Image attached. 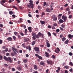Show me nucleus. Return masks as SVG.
<instances>
[{"label":"nucleus","instance_id":"nucleus-1","mask_svg":"<svg viewBox=\"0 0 73 73\" xmlns=\"http://www.w3.org/2000/svg\"><path fill=\"white\" fill-rule=\"evenodd\" d=\"M3 59L4 60H5V61H9L11 63L12 62V61L11 60V59L10 57L7 58V57L5 56H4L3 57Z\"/></svg>","mask_w":73,"mask_h":73},{"label":"nucleus","instance_id":"nucleus-28","mask_svg":"<svg viewBox=\"0 0 73 73\" xmlns=\"http://www.w3.org/2000/svg\"><path fill=\"white\" fill-rule=\"evenodd\" d=\"M48 36H49L50 37L51 36V34L49 32H48Z\"/></svg>","mask_w":73,"mask_h":73},{"label":"nucleus","instance_id":"nucleus-23","mask_svg":"<svg viewBox=\"0 0 73 73\" xmlns=\"http://www.w3.org/2000/svg\"><path fill=\"white\" fill-rule=\"evenodd\" d=\"M35 44H36V41H33L32 42V45H35Z\"/></svg>","mask_w":73,"mask_h":73},{"label":"nucleus","instance_id":"nucleus-47","mask_svg":"<svg viewBox=\"0 0 73 73\" xmlns=\"http://www.w3.org/2000/svg\"><path fill=\"white\" fill-rule=\"evenodd\" d=\"M3 59V56L1 55L0 56V60H1Z\"/></svg>","mask_w":73,"mask_h":73},{"label":"nucleus","instance_id":"nucleus-55","mask_svg":"<svg viewBox=\"0 0 73 73\" xmlns=\"http://www.w3.org/2000/svg\"><path fill=\"white\" fill-rule=\"evenodd\" d=\"M48 72H49V70L48 69H47V70H46V73H48Z\"/></svg>","mask_w":73,"mask_h":73},{"label":"nucleus","instance_id":"nucleus-35","mask_svg":"<svg viewBox=\"0 0 73 73\" xmlns=\"http://www.w3.org/2000/svg\"><path fill=\"white\" fill-rule=\"evenodd\" d=\"M30 46H26L25 48H26L27 49H28Z\"/></svg>","mask_w":73,"mask_h":73},{"label":"nucleus","instance_id":"nucleus-39","mask_svg":"<svg viewBox=\"0 0 73 73\" xmlns=\"http://www.w3.org/2000/svg\"><path fill=\"white\" fill-rule=\"evenodd\" d=\"M72 15H71L69 16V19H72Z\"/></svg>","mask_w":73,"mask_h":73},{"label":"nucleus","instance_id":"nucleus-3","mask_svg":"<svg viewBox=\"0 0 73 73\" xmlns=\"http://www.w3.org/2000/svg\"><path fill=\"white\" fill-rule=\"evenodd\" d=\"M7 1V0H1L0 2V3L3 6H4V3H5V2H6V1Z\"/></svg>","mask_w":73,"mask_h":73},{"label":"nucleus","instance_id":"nucleus-5","mask_svg":"<svg viewBox=\"0 0 73 73\" xmlns=\"http://www.w3.org/2000/svg\"><path fill=\"white\" fill-rule=\"evenodd\" d=\"M11 49L13 51H16V52H17V53H18V52H19L18 50H17V49L16 48H15V47H12Z\"/></svg>","mask_w":73,"mask_h":73},{"label":"nucleus","instance_id":"nucleus-4","mask_svg":"<svg viewBox=\"0 0 73 73\" xmlns=\"http://www.w3.org/2000/svg\"><path fill=\"white\" fill-rule=\"evenodd\" d=\"M29 5H27L28 7V8H31L32 9L33 8V4L32 3H29Z\"/></svg>","mask_w":73,"mask_h":73},{"label":"nucleus","instance_id":"nucleus-19","mask_svg":"<svg viewBox=\"0 0 73 73\" xmlns=\"http://www.w3.org/2000/svg\"><path fill=\"white\" fill-rule=\"evenodd\" d=\"M64 68L65 69H69V66H64Z\"/></svg>","mask_w":73,"mask_h":73},{"label":"nucleus","instance_id":"nucleus-46","mask_svg":"<svg viewBox=\"0 0 73 73\" xmlns=\"http://www.w3.org/2000/svg\"><path fill=\"white\" fill-rule=\"evenodd\" d=\"M38 58H39V59H40V60H42V58L41 56H38Z\"/></svg>","mask_w":73,"mask_h":73},{"label":"nucleus","instance_id":"nucleus-32","mask_svg":"<svg viewBox=\"0 0 73 73\" xmlns=\"http://www.w3.org/2000/svg\"><path fill=\"white\" fill-rule=\"evenodd\" d=\"M13 8H15V9H16L17 10H18V9L14 6H13Z\"/></svg>","mask_w":73,"mask_h":73},{"label":"nucleus","instance_id":"nucleus-14","mask_svg":"<svg viewBox=\"0 0 73 73\" xmlns=\"http://www.w3.org/2000/svg\"><path fill=\"white\" fill-rule=\"evenodd\" d=\"M45 54L46 57H49V54H48V53L47 52H45Z\"/></svg>","mask_w":73,"mask_h":73},{"label":"nucleus","instance_id":"nucleus-21","mask_svg":"<svg viewBox=\"0 0 73 73\" xmlns=\"http://www.w3.org/2000/svg\"><path fill=\"white\" fill-rule=\"evenodd\" d=\"M23 61L24 63H26L28 62V59H25V60H23Z\"/></svg>","mask_w":73,"mask_h":73},{"label":"nucleus","instance_id":"nucleus-36","mask_svg":"<svg viewBox=\"0 0 73 73\" xmlns=\"http://www.w3.org/2000/svg\"><path fill=\"white\" fill-rule=\"evenodd\" d=\"M39 37H40V36H39L38 35H36V38H39Z\"/></svg>","mask_w":73,"mask_h":73},{"label":"nucleus","instance_id":"nucleus-9","mask_svg":"<svg viewBox=\"0 0 73 73\" xmlns=\"http://www.w3.org/2000/svg\"><path fill=\"white\" fill-rule=\"evenodd\" d=\"M60 51V49H59V48L58 47H57L56 48V49L55 50V52H56V53H58Z\"/></svg>","mask_w":73,"mask_h":73},{"label":"nucleus","instance_id":"nucleus-56","mask_svg":"<svg viewBox=\"0 0 73 73\" xmlns=\"http://www.w3.org/2000/svg\"><path fill=\"white\" fill-rule=\"evenodd\" d=\"M12 16L13 18H15V17H16V15H13Z\"/></svg>","mask_w":73,"mask_h":73},{"label":"nucleus","instance_id":"nucleus-27","mask_svg":"<svg viewBox=\"0 0 73 73\" xmlns=\"http://www.w3.org/2000/svg\"><path fill=\"white\" fill-rule=\"evenodd\" d=\"M42 34L40 32H39L38 33V35L40 36H41V35H42Z\"/></svg>","mask_w":73,"mask_h":73},{"label":"nucleus","instance_id":"nucleus-10","mask_svg":"<svg viewBox=\"0 0 73 73\" xmlns=\"http://www.w3.org/2000/svg\"><path fill=\"white\" fill-rule=\"evenodd\" d=\"M34 49V50L36 52H39V48L35 47Z\"/></svg>","mask_w":73,"mask_h":73},{"label":"nucleus","instance_id":"nucleus-59","mask_svg":"<svg viewBox=\"0 0 73 73\" xmlns=\"http://www.w3.org/2000/svg\"><path fill=\"white\" fill-rule=\"evenodd\" d=\"M46 2H44L43 4V6H45V5H46Z\"/></svg>","mask_w":73,"mask_h":73},{"label":"nucleus","instance_id":"nucleus-11","mask_svg":"<svg viewBox=\"0 0 73 73\" xmlns=\"http://www.w3.org/2000/svg\"><path fill=\"white\" fill-rule=\"evenodd\" d=\"M17 69L18 70H21V69H22V66H19L17 67Z\"/></svg>","mask_w":73,"mask_h":73},{"label":"nucleus","instance_id":"nucleus-43","mask_svg":"<svg viewBox=\"0 0 73 73\" xmlns=\"http://www.w3.org/2000/svg\"><path fill=\"white\" fill-rule=\"evenodd\" d=\"M48 28H49L50 29L52 28V26L50 25H48Z\"/></svg>","mask_w":73,"mask_h":73},{"label":"nucleus","instance_id":"nucleus-62","mask_svg":"<svg viewBox=\"0 0 73 73\" xmlns=\"http://www.w3.org/2000/svg\"><path fill=\"white\" fill-rule=\"evenodd\" d=\"M61 27L62 28H64L65 27V25H61Z\"/></svg>","mask_w":73,"mask_h":73},{"label":"nucleus","instance_id":"nucleus-50","mask_svg":"<svg viewBox=\"0 0 73 73\" xmlns=\"http://www.w3.org/2000/svg\"><path fill=\"white\" fill-rule=\"evenodd\" d=\"M20 35H21V36H24V34L23 33H20Z\"/></svg>","mask_w":73,"mask_h":73},{"label":"nucleus","instance_id":"nucleus-2","mask_svg":"<svg viewBox=\"0 0 73 73\" xmlns=\"http://www.w3.org/2000/svg\"><path fill=\"white\" fill-rule=\"evenodd\" d=\"M32 36H33V37L32 38L33 39H34V40H36V34L35 33H32Z\"/></svg>","mask_w":73,"mask_h":73},{"label":"nucleus","instance_id":"nucleus-6","mask_svg":"<svg viewBox=\"0 0 73 73\" xmlns=\"http://www.w3.org/2000/svg\"><path fill=\"white\" fill-rule=\"evenodd\" d=\"M46 62L48 64H50V65H53V62L52 61L47 60Z\"/></svg>","mask_w":73,"mask_h":73},{"label":"nucleus","instance_id":"nucleus-61","mask_svg":"<svg viewBox=\"0 0 73 73\" xmlns=\"http://www.w3.org/2000/svg\"><path fill=\"white\" fill-rule=\"evenodd\" d=\"M42 15H45V13L44 12H42Z\"/></svg>","mask_w":73,"mask_h":73},{"label":"nucleus","instance_id":"nucleus-34","mask_svg":"<svg viewBox=\"0 0 73 73\" xmlns=\"http://www.w3.org/2000/svg\"><path fill=\"white\" fill-rule=\"evenodd\" d=\"M2 43H3V40L0 39V45L2 44Z\"/></svg>","mask_w":73,"mask_h":73},{"label":"nucleus","instance_id":"nucleus-29","mask_svg":"<svg viewBox=\"0 0 73 73\" xmlns=\"http://www.w3.org/2000/svg\"><path fill=\"white\" fill-rule=\"evenodd\" d=\"M9 13L10 14V15H12V14H13V12H12V11H10L9 12Z\"/></svg>","mask_w":73,"mask_h":73},{"label":"nucleus","instance_id":"nucleus-7","mask_svg":"<svg viewBox=\"0 0 73 73\" xmlns=\"http://www.w3.org/2000/svg\"><path fill=\"white\" fill-rule=\"evenodd\" d=\"M62 19L63 20H64V21L65 22L66 21V20H67V17L65 16L64 15H63L62 16Z\"/></svg>","mask_w":73,"mask_h":73},{"label":"nucleus","instance_id":"nucleus-63","mask_svg":"<svg viewBox=\"0 0 73 73\" xmlns=\"http://www.w3.org/2000/svg\"><path fill=\"white\" fill-rule=\"evenodd\" d=\"M9 24H13V23L12 21H10L9 22Z\"/></svg>","mask_w":73,"mask_h":73},{"label":"nucleus","instance_id":"nucleus-51","mask_svg":"<svg viewBox=\"0 0 73 73\" xmlns=\"http://www.w3.org/2000/svg\"><path fill=\"white\" fill-rule=\"evenodd\" d=\"M4 65L6 67H7V66H8V64H5Z\"/></svg>","mask_w":73,"mask_h":73},{"label":"nucleus","instance_id":"nucleus-24","mask_svg":"<svg viewBox=\"0 0 73 73\" xmlns=\"http://www.w3.org/2000/svg\"><path fill=\"white\" fill-rule=\"evenodd\" d=\"M59 22L60 23H64V21H63V20L62 19H60L59 20Z\"/></svg>","mask_w":73,"mask_h":73},{"label":"nucleus","instance_id":"nucleus-12","mask_svg":"<svg viewBox=\"0 0 73 73\" xmlns=\"http://www.w3.org/2000/svg\"><path fill=\"white\" fill-rule=\"evenodd\" d=\"M7 40H8V41H11L13 40L12 38L11 37H9L8 38Z\"/></svg>","mask_w":73,"mask_h":73},{"label":"nucleus","instance_id":"nucleus-13","mask_svg":"<svg viewBox=\"0 0 73 73\" xmlns=\"http://www.w3.org/2000/svg\"><path fill=\"white\" fill-rule=\"evenodd\" d=\"M46 12H51V10H50V9L48 8H47L46 9Z\"/></svg>","mask_w":73,"mask_h":73},{"label":"nucleus","instance_id":"nucleus-16","mask_svg":"<svg viewBox=\"0 0 73 73\" xmlns=\"http://www.w3.org/2000/svg\"><path fill=\"white\" fill-rule=\"evenodd\" d=\"M46 46L48 48H49L50 46V44L49 42H46Z\"/></svg>","mask_w":73,"mask_h":73},{"label":"nucleus","instance_id":"nucleus-57","mask_svg":"<svg viewBox=\"0 0 73 73\" xmlns=\"http://www.w3.org/2000/svg\"><path fill=\"white\" fill-rule=\"evenodd\" d=\"M19 53H22L23 51H22V50H19Z\"/></svg>","mask_w":73,"mask_h":73},{"label":"nucleus","instance_id":"nucleus-45","mask_svg":"<svg viewBox=\"0 0 73 73\" xmlns=\"http://www.w3.org/2000/svg\"><path fill=\"white\" fill-rule=\"evenodd\" d=\"M22 46L24 47V48H25L26 47V46H25V44H22Z\"/></svg>","mask_w":73,"mask_h":73},{"label":"nucleus","instance_id":"nucleus-18","mask_svg":"<svg viewBox=\"0 0 73 73\" xmlns=\"http://www.w3.org/2000/svg\"><path fill=\"white\" fill-rule=\"evenodd\" d=\"M45 64V63L41 61L40 63V65H44Z\"/></svg>","mask_w":73,"mask_h":73},{"label":"nucleus","instance_id":"nucleus-49","mask_svg":"<svg viewBox=\"0 0 73 73\" xmlns=\"http://www.w3.org/2000/svg\"><path fill=\"white\" fill-rule=\"evenodd\" d=\"M70 10V9H69V8H67L66 9V11H69V10Z\"/></svg>","mask_w":73,"mask_h":73},{"label":"nucleus","instance_id":"nucleus-15","mask_svg":"<svg viewBox=\"0 0 73 73\" xmlns=\"http://www.w3.org/2000/svg\"><path fill=\"white\" fill-rule=\"evenodd\" d=\"M28 30L29 31V32L30 33L32 32V27H29L28 28Z\"/></svg>","mask_w":73,"mask_h":73},{"label":"nucleus","instance_id":"nucleus-41","mask_svg":"<svg viewBox=\"0 0 73 73\" xmlns=\"http://www.w3.org/2000/svg\"><path fill=\"white\" fill-rule=\"evenodd\" d=\"M69 55L70 56H73V53L71 52H70L69 53Z\"/></svg>","mask_w":73,"mask_h":73},{"label":"nucleus","instance_id":"nucleus-58","mask_svg":"<svg viewBox=\"0 0 73 73\" xmlns=\"http://www.w3.org/2000/svg\"><path fill=\"white\" fill-rule=\"evenodd\" d=\"M70 64L71 65V66H73V63L72 62H70Z\"/></svg>","mask_w":73,"mask_h":73},{"label":"nucleus","instance_id":"nucleus-8","mask_svg":"<svg viewBox=\"0 0 73 73\" xmlns=\"http://www.w3.org/2000/svg\"><path fill=\"white\" fill-rule=\"evenodd\" d=\"M52 18L53 21H56V20H57V17L54 15L52 16Z\"/></svg>","mask_w":73,"mask_h":73},{"label":"nucleus","instance_id":"nucleus-20","mask_svg":"<svg viewBox=\"0 0 73 73\" xmlns=\"http://www.w3.org/2000/svg\"><path fill=\"white\" fill-rule=\"evenodd\" d=\"M68 38H70V39H72V35H70V34H69L68 35Z\"/></svg>","mask_w":73,"mask_h":73},{"label":"nucleus","instance_id":"nucleus-22","mask_svg":"<svg viewBox=\"0 0 73 73\" xmlns=\"http://www.w3.org/2000/svg\"><path fill=\"white\" fill-rule=\"evenodd\" d=\"M40 22L41 23V24H45V22L44 21H40Z\"/></svg>","mask_w":73,"mask_h":73},{"label":"nucleus","instance_id":"nucleus-37","mask_svg":"<svg viewBox=\"0 0 73 73\" xmlns=\"http://www.w3.org/2000/svg\"><path fill=\"white\" fill-rule=\"evenodd\" d=\"M56 32H57V33L59 32H60V30L58 29H56Z\"/></svg>","mask_w":73,"mask_h":73},{"label":"nucleus","instance_id":"nucleus-26","mask_svg":"<svg viewBox=\"0 0 73 73\" xmlns=\"http://www.w3.org/2000/svg\"><path fill=\"white\" fill-rule=\"evenodd\" d=\"M27 32H28V31L27 30V29H26L25 31V34L27 35Z\"/></svg>","mask_w":73,"mask_h":73},{"label":"nucleus","instance_id":"nucleus-31","mask_svg":"<svg viewBox=\"0 0 73 73\" xmlns=\"http://www.w3.org/2000/svg\"><path fill=\"white\" fill-rule=\"evenodd\" d=\"M62 41H64L65 40H66V38L65 37H63L62 39Z\"/></svg>","mask_w":73,"mask_h":73},{"label":"nucleus","instance_id":"nucleus-53","mask_svg":"<svg viewBox=\"0 0 73 73\" xmlns=\"http://www.w3.org/2000/svg\"><path fill=\"white\" fill-rule=\"evenodd\" d=\"M62 15V14H59L58 15V17H61Z\"/></svg>","mask_w":73,"mask_h":73},{"label":"nucleus","instance_id":"nucleus-40","mask_svg":"<svg viewBox=\"0 0 73 73\" xmlns=\"http://www.w3.org/2000/svg\"><path fill=\"white\" fill-rule=\"evenodd\" d=\"M14 35H18V34H19L18 33L16 32H14Z\"/></svg>","mask_w":73,"mask_h":73},{"label":"nucleus","instance_id":"nucleus-60","mask_svg":"<svg viewBox=\"0 0 73 73\" xmlns=\"http://www.w3.org/2000/svg\"><path fill=\"white\" fill-rule=\"evenodd\" d=\"M24 42H27V39L25 38L24 39Z\"/></svg>","mask_w":73,"mask_h":73},{"label":"nucleus","instance_id":"nucleus-42","mask_svg":"<svg viewBox=\"0 0 73 73\" xmlns=\"http://www.w3.org/2000/svg\"><path fill=\"white\" fill-rule=\"evenodd\" d=\"M2 53L3 54H5V50L2 51Z\"/></svg>","mask_w":73,"mask_h":73},{"label":"nucleus","instance_id":"nucleus-38","mask_svg":"<svg viewBox=\"0 0 73 73\" xmlns=\"http://www.w3.org/2000/svg\"><path fill=\"white\" fill-rule=\"evenodd\" d=\"M3 25L0 23V28H3Z\"/></svg>","mask_w":73,"mask_h":73},{"label":"nucleus","instance_id":"nucleus-64","mask_svg":"<svg viewBox=\"0 0 73 73\" xmlns=\"http://www.w3.org/2000/svg\"><path fill=\"white\" fill-rule=\"evenodd\" d=\"M12 71H15V68H12Z\"/></svg>","mask_w":73,"mask_h":73},{"label":"nucleus","instance_id":"nucleus-30","mask_svg":"<svg viewBox=\"0 0 73 73\" xmlns=\"http://www.w3.org/2000/svg\"><path fill=\"white\" fill-rule=\"evenodd\" d=\"M41 7L40 6H38V8L39 10H40L41 9Z\"/></svg>","mask_w":73,"mask_h":73},{"label":"nucleus","instance_id":"nucleus-17","mask_svg":"<svg viewBox=\"0 0 73 73\" xmlns=\"http://www.w3.org/2000/svg\"><path fill=\"white\" fill-rule=\"evenodd\" d=\"M34 69L35 70H37V69H38V68L37 67V66L36 65H34Z\"/></svg>","mask_w":73,"mask_h":73},{"label":"nucleus","instance_id":"nucleus-44","mask_svg":"<svg viewBox=\"0 0 73 73\" xmlns=\"http://www.w3.org/2000/svg\"><path fill=\"white\" fill-rule=\"evenodd\" d=\"M53 25L54 26V27H56V26L57 25V23H54Z\"/></svg>","mask_w":73,"mask_h":73},{"label":"nucleus","instance_id":"nucleus-48","mask_svg":"<svg viewBox=\"0 0 73 73\" xmlns=\"http://www.w3.org/2000/svg\"><path fill=\"white\" fill-rule=\"evenodd\" d=\"M19 7L21 9H23V8L21 6H19Z\"/></svg>","mask_w":73,"mask_h":73},{"label":"nucleus","instance_id":"nucleus-52","mask_svg":"<svg viewBox=\"0 0 73 73\" xmlns=\"http://www.w3.org/2000/svg\"><path fill=\"white\" fill-rule=\"evenodd\" d=\"M38 3H39V0L37 1L36 2V5H37L38 4Z\"/></svg>","mask_w":73,"mask_h":73},{"label":"nucleus","instance_id":"nucleus-33","mask_svg":"<svg viewBox=\"0 0 73 73\" xmlns=\"http://www.w3.org/2000/svg\"><path fill=\"white\" fill-rule=\"evenodd\" d=\"M16 1H17L18 3H20L21 2V0H16Z\"/></svg>","mask_w":73,"mask_h":73},{"label":"nucleus","instance_id":"nucleus-25","mask_svg":"<svg viewBox=\"0 0 73 73\" xmlns=\"http://www.w3.org/2000/svg\"><path fill=\"white\" fill-rule=\"evenodd\" d=\"M68 42H69V40H66L65 42V43L66 44H68Z\"/></svg>","mask_w":73,"mask_h":73},{"label":"nucleus","instance_id":"nucleus-54","mask_svg":"<svg viewBox=\"0 0 73 73\" xmlns=\"http://www.w3.org/2000/svg\"><path fill=\"white\" fill-rule=\"evenodd\" d=\"M13 37L14 40H16V37H15V36H13Z\"/></svg>","mask_w":73,"mask_h":73}]
</instances>
